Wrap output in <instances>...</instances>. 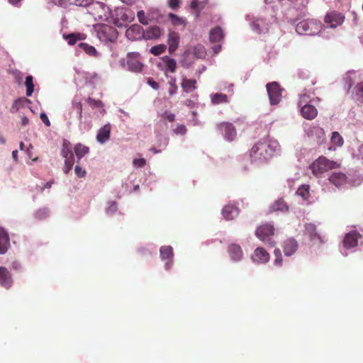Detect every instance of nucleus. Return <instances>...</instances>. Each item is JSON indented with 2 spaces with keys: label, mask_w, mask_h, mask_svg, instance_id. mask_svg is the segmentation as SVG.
I'll return each mask as SVG.
<instances>
[{
  "label": "nucleus",
  "mask_w": 363,
  "mask_h": 363,
  "mask_svg": "<svg viewBox=\"0 0 363 363\" xmlns=\"http://www.w3.org/2000/svg\"><path fill=\"white\" fill-rule=\"evenodd\" d=\"M93 31L100 43L109 50H112L113 46L116 44L118 32L114 26L102 23H96L93 26Z\"/></svg>",
  "instance_id": "nucleus-2"
},
{
  "label": "nucleus",
  "mask_w": 363,
  "mask_h": 363,
  "mask_svg": "<svg viewBox=\"0 0 363 363\" xmlns=\"http://www.w3.org/2000/svg\"><path fill=\"white\" fill-rule=\"evenodd\" d=\"M143 28L138 24H133L125 31V36L130 40L143 39Z\"/></svg>",
  "instance_id": "nucleus-21"
},
{
  "label": "nucleus",
  "mask_w": 363,
  "mask_h": 363,
  "mask_svg": "<svg viewBox=\"0 0 363 363\" xmlns=\"http://www.w3.org/2000/svg\"><path fill=\"white\" fill-rule=\"evenodd\" d=\"M321 28V22L315 19L303 20L296 24V31L299 35H315Z\"/></svg>",
  "instance_id": "nucleus-5"
},
{
  "label": "nucleus",
  "mask_w": 363,
  "mask_h": 363,
  "mask_svg": "<svg viewBox=\"0 0 363 363\" xmlns=\"http://www.w3.org/2000/svg\"><path fill=\"white\" fill-rule=\"evenodd\" d=\"M74 173L79 178H84L86 174V170L79 165L75 166Z\"/></svg>",
  "instance_id": "nucleus-59"
},
{
  "label": "nucleus",
  "mask_w": 363,
  "mask_h": 363,
  "mask_svg": "<svg viewBox=\"0 0 363 363\" xmlns=\"http://www.w3.org/2000/svg\"><path fill=\"white\" fill-rule=\"evenodd\" d=\"M157 67L164 71L167 77H169L167 72L174 73L177 69L176 60L168 55L163 56L160 58V62L157 64Z\"/></svg>",
  "instance_id": "nucleus-15"
},
{
  "label": "nucleus",
  "mask_w": 363,
  "mask_h": 363,
  "mask_svg": "<svg viewBox=\"0 0 363 363\" xmlns=\"http://www.w3.org/2000/svg\"><path fill=\"white\" fill-rule=\"evenodd\" d=\"M158 142L159 145L160 147H163V148L164 149L168 145L169 138L166 136L160 135V136H158Z\"/></svg>",
  "instance_id": "nucleus-60"
},
{
  "label": "nucleus",
  "mask_w": 363,
  "mask_h": 363,
  "mask_svg": "<svg viewBox=\"0 0 363 363\" xmlns=\"http://www.w3.org/2000/svg\"><path fill=\"white\" fill-rule=\"evenodd\" d=\"M304 234L308 236L311 242L315 243L317 241L323 243L324 240L321 235L317 233L316 225L313 223H306L304 225Z\"/></svg>",
  "instance_id": "nucleus-20"
},
{
  "label": "nucleus",
  "mask_w": 363,
  "mask_h": 363,
  "mask_svg": "<svg viewBox=\"0 0 363 363\" xmlns=\"http://www.w3.org/2000/svg\"><path fill=\"white\" fill-rule=\"evenodd\" d=\"M52 1L55 3V4L62 6V7H64V8H67L69 6L67 0H52Z\"/></svg>",
  "instance_id": "nucleus-64"
},
{
  "label": "nucleus",
  "mask_w": 363,
  "mask_h": 363,
  "mask_svg": "<svg viewBox=\"0 0 363 363\" xmlns=\"http://www.w3.org/2000/svg\"><path fill=\"white\" fill-rule=\"evenodd\" d=\"M345 16L341 13L333 11L327 13L325 17V23L331 28H335L342 24Z\"/></svg>",
  "instance_id": "nucleus-18"
},
{
  "label": "nucleus",
  "mask_w": 363,
  "mask_h": 363,
  "mask_svg": "<svg viewBox=\"0 0 363 363\" xmlns=\"http://www.w3.org/2000/svg\"><path fill=\"white\" fill-rule=\"evenodd\" d=\"M281 151L278 141L267 135L259 139L251 148L250 158L252 164L256 165L267 162Z\"/></svg>",
  "instance_id": "nucleus-1"
},
{
  "label": "nucleus",
  "mask_w": 363,
  "mask_h": 363,
  "mask_svg": "<svg viewBox=\"0 0 363 363\" xmlns=\"http://www.w3.org/2000/svg\"><path fill=\"white\" fill-rule=\"evenodd\" d=\"M299 96L300 99L298 101V106H302L306 104H311L312 102H314L315 101H320V99L318 97L311 99L310 95L308 94L306 92L301 94Z\"/></svg>",
  "instance_id": "nucleus-47"
},
{
  "label": "nucleus",
  "mask_w": 363,
  "mask_h": 363,
  "mask_svg": "<svg viewBox=\"0 0 363 363\" xmlns=\"http://www.w3.org/2000/svg\"><path fill=\"white\" fill-rule=\"evenodd\" d=\"M13 280L10 272L4 267H0V286L9 289L11 287Z\"/></svg>",
  "instance_id": "nucleus-24"
},
{
  "label": "nucleus",
  "mask_w": 363,
  "mask_h": 363,
  "mask_svg": "<svg viewBox=\"0 0 363 363\" xmlns=\"http://www.w3.org/2000/svg\"><path fill=\"white\" fill-rule=\"evenodd\" d=\"M352 99L359 103H363V82L357 83L352 90Z\"/></svg>",
  "instance_id": "nucleus-36"
},
{
  "label": "nucleus",
  "mask_w": 363,
  "mask_h": 363,
  "mask_svg": "<svg viewBox=\"0 0 363 363\" xmlns=\"http://www.w3.org/2000/svg\"><path fill=\"white\" fill-rule=\"evenodd\" d=\"M274 228L271 223H264L258 227L255 231L256 236L270 247H273L275 242L272 240Z\"/></svg>",
  "instance_id": "nucleus-8"
},
{
  "label": "nucleus",
  "mask_w": 363,
  "mask_h": 363,
  "mask_svg": "<svg viewBox=\"0 0 363 363\" xmlns=\"http://www.w3.org/2000/svg\"><path fill=\"white\" fill-rule=\"evenodd\" d=\"M167 49V46L164 44H159L155 46H152L150 50V52L155 56H158L160 54L163 53Z\"/></svg>",
  "instance_id": "nucleus-48"
},
{
  "label": "nucleus",
  "mask_w": 363,
  "mask_h": 363,
  "mask_svg": "<svg viewBox=\"0 0 363 363\" xmlns=\"http://www.w3.org/2000/svg\"><path fill=\"white\" fill-rule=\"evenodd\" d=\"M111 125L108 123L99 128L96 134V140L99 144H105L110 139Z\"/></svg>",
  "instance_id": "nucleus-23"
},
{
  "label": "nucleus",
  "mask_w": 363,
  "mask_h": 363,
  "mask_svg": "<svg viewBox=\"0 0 363 363\" xmlns=\"http://www.w3.org/2000/svg\"><path fill=\"white\" fill-rule=\"evenodd\" d=\"M133 164L135 167L142 168L146 164V160L145 158L134 159Z\"/></svg>",
  "instance_id": "nucleus-58"
},
{
  "label": "nucleus",
  "mask_w": 363,
  "mask_h": 363,
  "mask_svg": "<svg viewBox=\"0 0 363 363\" xmlns=\"http://www.w3.org/2000/svg\"><path fill=\"white\" fill-rule=\"evenodd\" d=\"M267 91L271 105H277L281 100L283 89L277 82L267 84Z\"/></svg>",
  "instance_id": "nucleus-10"
},
{
  "label": "nucleus",
  "mask_w": 363,
  "mask_h": 363,
  "mask_svg": "<svg viewBox=\"0 0 363 363\" xmlns=\"http://www.w3.org/2000/svg\"><path fill=\"white\" fill-rule=\"evenodd\" d=\"M147 16L149 17L150 21H158L160 16V11L157 9H150L147 11Z\"/></svg>",
  "instance_id": "nucleus-53"
},
{
  "label": "nucleus",
  "mask_w": 363,
  "mask_h": 363,
  "mask_svg": "<svg viewBox=\"0 0 363 363\" xmlns=\"http://www.w3.org/2000/svg\"><path fill=\"white\" fill-rule=\"evenodd\" d=\"M179 35L177 33L173 31L168 34L167 44L168 50L170 54H173L179 47Z\"/></svg>",
  "instance_id": "nucleus-31"
},
{
  "label": "nucleus",
  "mask_w": 363,
  "mask_h": 363,
  "mask_svg": "<svg viewBox=\"0 0 363 363\" xmlns=\"http://www.w3.org/2000/svg\"><path fill=\"white\" fill-rule=\"evenodd\" d=\"M224 33L222 29L217 26L210 31L209 39L211 43H219L223 39Z\"/></svg>",
  "instance_id": "nucleus-38"
},
{
  "label": "nucleus",
  "mask_w": 363,
  "mask_h": 363,
  "mask_svg": "<svg viewBox=\"0 0 363 363\" xmlns=\"http://www.w3.org/2000/svg\"><path fill=\"white\" fill-rule=\"evenodd\" d=\"M74 150L76 157H77V162H79V161L89 151V148L88 147L83 145L81 143L77 144Z\"/></svg>",
  "instance_id": "nucleus-43"
},
{
  "label": "nucleus",
  "mask_w": 363,
  "mask_h": 363,
  "mask_svg": "<svg viewBox=\"0 0 363 363\" xmlns=\"http://www.w3.org/2000/svg\"><path fill=\"white\" fill-rule=\"evenodd\" d=\"M239 208L233 204H227L222 209V215L225 220H231L239 214Z\"/></svg>",
  "instance_id": "nucleus-28"
},
{
  "label": "nucleus",
  "mask_w": 363,
  "mask_h": 363,
  "mask_svg": "<svg viewBox=\"0 0 363 363\" xmlns=\"http://www.w3.org/2000/svg\"><path fill=\"white\" fill-rule=\"evenodd\" d=\"M282 247L284 255L291 257L296 252L298 244L294 238H290L284 241Z\"/></svg>",
  "instance_id": "nucleus-25"
},
{
  "label": "nucleus",
  "mask_w": 363,
  "mask_h": 363,
  "mask_svg": "<svg viewBox=\"0 0 363 363\" xmlns=\"http://www.w3.org/2000/svg\"><path fill=\"white\" fill-rule=\"evenodd\" d=\"M176 78L174 77H169V81L168 84L170 86V88L169 89V94L170 96H173L177 94L178 87L176 84Z\"/></svg>",
  "instance_id": "nucleus-51"
},
{
  "label": "nucleus",
  "mask_w": 363,
  "mask_h": 363,
  "mask_svg": "<svg viewBox=\"0 0 363 363\" xmlns=\"http://www.w3.org/2000/svg\"><path fill=\"white\" fill-rule=\"evenodd\" d=\"M105 211L108 216L114 215L118 211V203L114 201H108L106 203Z\"/></svg>",
  "instance_id": "nucleus-46"
},
{
  "label": "nucleus",
  "mask_w": 363,
  "mask_h": 363,
  "mask_svg": "<svg viewBox=\"0 0 363 363\" xmlns=\"http://www.w3.org/2000/svg\"><path fill=\"white\" fill-rule=\"evenodd\" d=\"M160 258L164 262V268L169 271L174 265V252L170 245H163L160 248Z\"/></svg>",
  "instance_id": "nucleus-11"
},
{
  "label": "nucleus",
  "mask_w": 363,
  "mask_h": 363,
  "mask_svg": "<svg viewBox=\"0 0 363 363\" xmlns=\"http://www.w3.org/2000/svg\"><path fill=\"white\" fill-rule=\"evenodd\" d=\"M183 91L186 93H191L196 89V80L194 79L184 78L181 84Z\"/></svg>",
  "instance_id": "nucleus-37"
},
{
  "label": "nucleus",
  "mask_w": 363,
  "mask_h": 363,
  "mask_svg": "<svg viewBox=\"0 0 363 363\" xmlns=\"http://www.w3.org/2000/svg\"><path fill=\"white\" fill-rule=\"evenodd\" d=\"M358 247H363V233L352 230L345 235L342 245L340 246V252L346 257L349 251Z\"/></svg>",
  "instance_id": "nucleus-3"
},
{
  "label": "nucleus",
  "mask_w": 363,
  "mask_h": 363,
  "mask_svg": "<svg viewBox=\"0 0 363 363\" xmlns=\"http://www.w3.org/2000/svg\"><path fill=\"white\" fill-rule=\"evenodd\" d=\"M10 247V238L8 233L0 228V255H4Z\"/></svg>",
  "instance_id": "nucleus-30"
},
{
  "label": "nucleus",
  "mask_w": 363,
  "mask_h": 363,
  "mask_svg": "<svg viewBox=\"0 0 363 363\" xmlns=\"http://www.w3.org/2000/svg\"><path fill=\"white\" fill-rule=\"evenodd\" d=\"M250 259L255 264H264L269 262L270 255L266 250L259 247L254 250Z\"/></svg>",
  "instance_id": "nucleus-16"
},
{
  "label": "nucleus",
  "mask_w": 363,
  "mask_h": 363,
  "mask_svg": "<svg viewBox=\"0 0 363 363\" xmlns=\"http://www.w3.org/2000/svg\"><path fill=\"white\" fill-rule=\"evenodd\" d=\"M353 72H347V74L343 78L344 82V89L348 91L351 89L353 84V79L351 77V74H353Z\"/></svg>",
  "instance_id": "nucleus-50"
},
{
  "label": "nucleus",
  "mask_w": 363,
  "mask_h": 363,
  "mask_svg": "<svg viewBox=\"0 0 363 363\" xmlns=\"http://www.w3.org/2000/svg\"><path fill=\"white\" fill-rule=\"evenodd\" d=\"M137 16L139 22L143 25H147L150 22L147 13L146 14L143 10L138 11Z\"/></svg>",
  "instance_id": "nucleus-52"
},
{
  "label": "nucleus",
  "mask_w": 363,
  "mask_h": 363,
  "mask_svg": "<svg viewBox=\"0 0 363 363\" xmlns=\"http://www.w3.org/2000/svg\"><path fill=\"white\" fill-rule=\"evenodd\" d=\"M191 50L192 54L196 59H203L206 57V52L203 45L201 44H197L194 46H190L188 48Z\"/></svg>",
  "instance_id": "nucleus-40"
},
{
  "label": "nucleus",
  "mask_w": 363,
  "mask_h": 363,
  "mask_svg": "<svg viewBox=\"0 0 363 363\" xmlns=\"http://www.w3.org/2000/svg\"><path fill=\"white\" fill-rule=\"evenodd\" d=\"M88 7L91 9L95 19L109 21L112 10L106 4L92 1V3Z\"/></svg>",
  "instance_id": "nucleus-7"
},
{
  "label": "nucleus",
  "mask_w": 363,
  "mask_h": 363,
  "mask_svg": "<svg viewBox=\"0 0 363 363\" xmlns=\"http://www.w3.org/2000/svg\"><path fill=\"white\" fill-rule=\"evenodd\" d=\"M63 38L67 40L69 45H74L77 41L83 40L86 38V35L82 33H71L63 34Z\"/></svg>",
  "instance_id": "nucleus-34"
},
{
  "label": "nucleus",
  "mask_w": 363,
  "mask_h": 363,
  "mask_svg": "<svg viewBox=\"0 0 363 363\" xmlns=\"http://www.w3.org/2000/svg\"><path fill=\"white\" fill-rule=\"evenodd\" d=\"M173 132L176 135H184L187 132V129L184 125L178 124L177 127L173 129Z\"/></svg>",
  "instance_id": "nucleus-56"
},
{
  "label": "nucleus",
  "mask_w": 363,
  "mask_h": 363,
  "mask_svg": "<svg viewBox=\"0 0 363 363\" xmlns=\"http://www.w3.org/2000/svg\"><path fill=\"white\" fill-rule=\"evenodd\" d=\"M61 155L65 159V164H72V165H74V155L72 150L68 148L67 147H65L64 145L62 152Z\"/></svg>",
  "instance_id": "nucleus-42"
},
{
  "label": "nucleus",
  "mask_w": 363,
  "mask_h": 363,
  "mask_svg": "<svg viewBox=\"0 0 363 363\" xmlns=\"http://www.w3.org/2000/svg\"><path fill=\"white\" fill-rule=\"evenodd\" d=\"M194 59H196L192 54L191 50L187 48L182 55L180 63L185 68L190 67L193 64Z\"/></svg>",
  "instance_id": "nucleus-33"
},
{
  "label": "nucleus",
  "mask_w": 363,
  "mask_h": 363,
  "mask_svg": "<svg viewBox=\"0 0 363 363\" xmlns=\"http://www.w3.org/2000/svg\"><path fill=\"white\" fill-rule=\"evenodd\" d=\"M77 120L79 121V128L81 131L87 132L91 128L92 123L91 120L86 117L83 119V117L82 116L81 119Z\"/></svg>",
  "instance_id": "nucleus-44"
},
{
  "label": "nucleus",
  "mask_w": 363,
  "mask_h": 363,
  "mask_svg": "<svg viewBox=\"0 0 363 363\" xmlns=\"http://www.w3.org/2000/svg\"><path fill=\"white\" fill-rule=\"evenodd\" d=\"M218 130L222 134L223 138L231 142L236 138L237 132L235 126L229 122H222L216 125Z\"/></svg>",
  "instance_id": "nucleus-13"
},
{
  "label": "nucleus",
  "mask_w": 363,
  "mask_h": 363,
  "mask_svg": "<svg viewBox=\"0 0 363 363\" xmlns=\"http://www.w3.org/2000/svg\"><path fill=\"white\" fill-rule=\"evenodd\" d=\"M50 215V211L48 208H40L35 211L34 216L38 220H43L48 217Z\"/></svg>",
  "instance_id": "nucleus-49"
},
{
  "label": "nucleus",
  "mask_w": 363,
  "mask_h": 363,
  "mask_svg": "<svg viewBox=\"0 0 363 363\" xmlns=\"http://www.w3.org/2000/svg\"><path fill=\"white\" fill-rule=\"evenodd\" d=\"M270 211L286 213L289 211V206L282 199H279L271 206Z\"/></svg>",
  "instance_id": "nucleus-39"
},
{
  "label": "nucleus",
  "mask_w": 363,
  "mask_h": 363,
  "mask_svg": "<svg viewBox=\"0 0 363 363\" xmlns=\"http://www.w3.org/2000/svg\"><path fill=\"white\" fill-rule=\"evenodd\" d=\"M92 3V0H73V5L87 7Z\"/></svg>",
  "instance_id": "nucleus-57"
},
{
  "label": "nucleus",
  "mask_w": 363,
  "mask_h": 363,
  "mask_svg": "<svg viewBox=\"0 0 363 363\" xmlns=\"http://www.w3.org/2000/svg\"><path fill=\"white\" fill-rule=\"evenodd\" d=\"M120 64L125 69L135 73L142 72L143 68L138 52H128L125 58L120 60Z\"/></svg>",
  "instance_id": "nucleus-6"
},
{
  "label": "nucleus",
  "mask_w": 363,
  "mask_h": 363,
  "mask_svg": "<svg viewBox=\"0 0 363 363\" xmlns=\"http://www.w3.org/2000/svg\"><path fill=\"white\" fill-rule=\"evenodd\" d=\"M227 252L233 262H240L243 259L244 253L240 245L236 243H230L228 245Z\"/></svg>",
  "instance_id": "nucleus-17"
},
{
  "label": "nucleus",
  "mask_w": 363,
  "mask_h": 363,
  "mask_svg": "<svg viewBox=\"0 0 363 363\" xmlns=\"http://www.w3.org/2000/svg\"><path fill=\"white\" fill-rule=\"evenodd\" d=\"M40 118L46 126L50 125V120L45 113L42 112L40 115Z\"/></svg>",
  "instance_id": "nucleus-62"
},
{
  "label": "nucleus",
  "mask_w": 363,
  "mask_h": 363,
  "mask_svg": "<svg viewBox=\"0 0 363 363\" xmlns=\"http://www.w3.org/2000/svg\"><path fill=\"white\" fill-rule=\"evenodd\" d=\"M347 176L345 174L342 172H333L331 174H328V179L330 183L333 184L337 189L347 188L346 182Z\"/></svg>",
  "instance_id": "nucleus-19"
},
{
  "label": "nucleus",
  "mask_w": 363,
  "mask_h": 363,
  "mask_svg": "<svg viewBox=\"0 0 363 363\" xmlns=\"http://www.w3.org/2000/svg\"><path fill=\"white\" fill-rule=\"evenodd\" d=\"M78 49L84 51L86 55L90 57H94L98 58L101 56V54L96 50V49L86 43H79L78 44Z\"/></svg>",
  "instance_id": "nucleus-35"
},
{
  "label": "nucleus",
  "mask_w": 363,
  "mask_h": 363,
  "mask_svg": "<svg viewBox=\"0 0 363 363\" xmlns=\"http://www.w3.org/2000/svg\"><path fill=\"white\" fill-rule=\"evenodd\" d=\"M296 195L301 197L303 200L307 203H310L311 201H309V196H310V186L308 184H303L300 186L297 191H296Z\"/></svg>",
  "instance_id": "nucleus-41"
},
{
  "label": "nucleus",
  "mask_w": 363,
  "mask_h": 363,
  "mask_svg": "<svg viewBox=\"0 0 363 363\" xmlns=\"http://www.w3.org/2000/svg\"><path fill=\"white\" fill-rule=\"evenodd\" d=\"M135 18V13L130 9L123 7H117L111 11V17L109 22L117 27H126Z\"/></svg>",
  "instance_id": "nucleus-4"
},
{
  "label": "nucleus",
  "mask_w": 363,
  "mask_h": 363,
  "mask_svg": "<svg viewBox=\"0 0 363 363\" xmlns=\"http://www.w3.org/2000/svg\"><path fill=\"white\" fill-rule=\"evenodd\" d=\"M179 4L180 0H168V5L172 9H177L179 6Z\"/></svg>",
  "instance_id": "nucleus-63"
},
{
  "label": "nucleus",
  "mask_w": 363,
  "mask_h": 363,
  "mask_svg": "<svg viewBox=\"0 0 363 363\" xmlns=\"http://www.w3.org/2000/svg\"><path fill=\"white\" fill-rule=\"evenodd\" d=\"M331 141L337 146H341L343 144V138L337 132L333 133Z\"/></svg>",
  "instance_id": "nucleus-54"
},
{
  "label": "nucleus",
  "mask_w": 363,
  "mask_h": 363,
  "mask_svg": "<svg viewBox=\"0 0 363 363\" xmlns=\"http://www.w3.org/2000/svg\"><path fill=\"white\" fill-rule=\"evenodd\" d=\"M245 18L249 21L250 27L255 33L260 34L268 30V25L265 19L259 17L255 18L249 14Z\"/></svg>",
  "instance_id": "nucleus-14"
},
{
  "label": "nucleus",
  "mask_w": 363,
  "mask_h": 363,
  "mask_svg": "<svg viewBox=\"0 0 363 363\" xmlns=\"http://www.w3.org/2000/svg\"><path fill=\"white\" fill-rule=\"evenodd\" d=\"M147 83L154 90H158L160 88L159 84L152 78H148Z\"/></svg>",
  "instance_id": "nucleus-61"
},
{
  "label": "nucleus",
  "mask_w": 363,
  "mask_h": 363,
  "mask_svg": "<svg viewBox=\"0 0 363 363\" xmlns=\"http://www.w3.org/2000/svg\"><path fill=\"white\" fill-rule=\"evenodd\" d=\"M333 162L325 157H320L311 164L310 168L314 175L319 177L333 168Z\"/></svg>",
  "instance_id": "nucleus-9"
},
{
  "label": "nucleus",
  "mask_w": 363,
  "mask_h": 363,
  "mask_svg": "<svg viewBox=\"0 0 363 363\" xmlns=\"http://www.w3.org/2000/svg\"><path fill=\"white\" fill-rule=\"evenodd\" d=\"M301 108V116L307 119H314L318 115V110L314 105L311 104H306L302 106H299Z\"/></svg>",
  "instance_id": "nucleus-26"
},
{
  "label": "nucleus",
  "mask_w": 363,
  "mask_h": 363,
  "mask_svg": "<svg viewBox=\"0 0 363 363\" xmlns=\"http://www.w3.org/2000/svg\"><path fill=\"white\" fill-rule=\"evenodd\" d=\"M211 102L213 105L227 104L230 102V99L223 93H213L210 94Z\"/></svg>",
  "instance_id": "nucleus-32"
},
{
  "label": "nucleus",
  "mask_w": 363,
  "mask_h": 363,
  "mask_svg": "<svg viewBox=\"0 0 363 363\" xmlns=\"http://www.w3.org/2000/svg\"><path fill=\"white\" fill-rule=\"evenodd\" d=\"M168 16L174 26H178V25H181L183 23L182 18L179 17L178 16H177L174 13H169L168 14Z\"/></svg>",
  "instance_id": "nucleus-55"
},
{
  "label": "nucleus",
  "mask_w": 363,
  "mask_h": 363,
  "mask_svg": "<svg viewBox=\"0 0 363 363\" xmlns=\"http://www.w3.org/2000/svg\"><path fill=\"white\" fill-rule=\"evenodd\" d=\"M346 176L347 188L359 186L363 182V176L357 171L350 170Z\"/></svg>",
  "instance_id": "nucleus-22"
},
{
  "label": "nucleus",
  "mask_w": 363,
  "mask_h": 363,
  "mask_svg": "<svg viewBox=\"0 0 363 363\" xmlns=\"http://www.w3.org/2000/svg\"><path fill=\"white\" fill-rule=\"evenodd\" d=\"M86 102L93 110H96L94 114L97 118H101L105 114L106 111L104 108V104L101 101L88 97Z\"/></svg>",
  "instance_id": "nucleus-27"
},
{
  "label": "nucleus",
  "mask_w": 363,
  "mask_h": 363,
  "mask_svg": "<svg viewBox=\"0 0 363 363\" xmlns=\"http://www.w3.org/2000/svg\"><path fill=\"white\" fill-rule=\"evenodd\" d=\"M162 34V29L157 26L148 27L146 30H143L144 40H157Z\"/></svg>",
  "instance_id": "nucleus-29"
},
{
  "label": "nucleus",
  "mask_w": 363,
  "mask_h": 363,
  "mask_svg": "<svg viewBox=\"0 0 363 363\" xmlns=\"http://www.w3.org/2000/svg\"><path fill=\"white\" fill-rule=\"evenodd\" d=\"M82 114V104L80 101L74 99L69 111L65 113V120L68 125L72 124V119H81Z\"/></svg>",
  "instance_id": "nucleus-12"
},
{
  "label": "nucleus",
  "mask_w": 363,
  "mask_h": 363,
  "mask_svg": "<svg viewBox=\"0 0 363 363\" xmlns=\"http://www.w3.org/2000/svg\"><path fill=\"white\" fill-rule=\"evenodd\" d=\"M25 86L26 87V96H30L34 91L33 77L31 75H28L26 77Z\"/></svg>",
  "instance_id": "nucleus-45"
}]
</instances>
